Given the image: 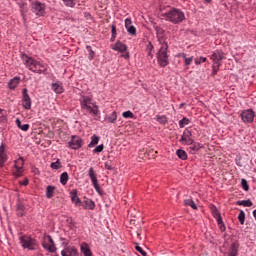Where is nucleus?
<instances>
[{
  "label": "nucleus",
  "mask_w": 256,
  "mask_h": 256,
  "mask_svg": "<svg viewBox=\"0 0 256 256\" xmlns=\"http://www.w3.org/2000/svg\"><path fill=\"white\" fill-rule=\"evenodd\" d=\"M86 50L88 51V60L93 61L95 59V51L91 45H86Z\"/></svg>",
  "instance_id": "f704fd0d"
},
{
  "label": "nucleus",
  "mask_w": 256,
  "mask_h": 256,
  "mask_svg": "<svg viewBox=\"0 0 256 256\" xmlns=\"http://www.w3.org/2000/svg\"><path fill=\"white\" fill-rule=\"evenodd\" d=\"M82 111H87L90 115L97 117L99 115V106L94 105V108L91 107V103H87L86 106L81 107Z\"/></svg>",
  "instance_id": "4468645a"
},
{
  "label": "nucleus",
  "mask_w": 256,
  "mask_h": 256,
  "mask_svg": "<svg viewBox=\"0 0 256 256\" xmlns=\"http://www.w3.org/2000/svg\"><path fill=\"white\" fill-rule=\"evenodd\" d=\"M91 101H93V97L86 96V95H80L79 103H80L81 108L84 106H87V103H91Z\"/></svg>",
  "instance_id": "a878e982"
},
{
  "label": "nucleus",
  "mask_w": 256,
  "mask_h": 256,
  "mask_svg": "<svg viewBox=\"0 0 256 256\" xmlns=\"http://www.w3.org/2000/svg\"><path fill=\"white\" fill-rule=\"evenodd\" d=\"M15 124L17 125V128H18V129H21V127L23 126V125L21 124V120H20L19 118H17V119L15 120Z\"/></svg>",
  "instance_id": "13d9d810"
},
{
  "label": "nucleus",
  "mask_w": 256,
  "mask_h": 256,
  "mask_svg": "<svg viewBox=\"0 0 256 256\" xmlns=\"http://www.w3.org/2000/svg\"><path fill=\"white\" fill-rule=\"evenodd\" d=\"M221 65L217 64H212V73H211V77H215L217 75V73H219V69H220Z\"/></svg>",
  "instance_id": "a18cd8bd"
},
{
  "label": "nucleus",
  "mask_w": 256,
  "mask_h": 256,
  "mask_svg": "<svg viewBox=\"0 0 256 256\" xmlns=\"http://www.w3.org/2000/svg\"><path fill=\"white\" fill-rule=\"evenodd\" d=\"M220 229H222V231H225V225L220 226Z\"/></svg>",
  "instance_id": "69168bd1"
},
{
  "label": "nucleus",
  "mask_w": 256,
  "mask_h": 256,
  "mask_svg": "<svg viewBox=\"0 0 256 256\" xmlns=\"http://www.w3.org/2000/svg\"><path fill=\"white\" fill-rule=\"evenodd\" d=\"M70 196H71V201L72 203H74V205L76 207H79V205H81V199L79 198V196L77 195V190H72L70 192Z\"/></svg>",
  "instance_id": "5701e85b"
},
{
  "label": "nucleus",
  "mask_w": 256,
  "mask_h": 256,
  "mask_svg": "<svg viewBox=\"0 0 256 256\" xmlns=\"http://www.w3.org/2000/svg\"><path fill=\"white\" fill-rule=\"evenodd\" d=\"M20 58L26 69L32 71V73H36L37 75H49L47 64L27 55L25 52L20 54Z\"/></svg>",
  "instance_id": "f257e3e1"
},
{
  "label": "nucleus",
  "mask_w": 256,
  "mask_h": 256,
  "mask_svg": "<svg viewBox=\"0 0 256 256\" xmlns=\"http://www.w3.org/2000/svg\"><path fill=\"white\" fill-rule=\"evenodd\" d=\"M241 185L244 191H249V184L247 183V180L245 178L241 180Z\"/></svg>",
  "instance_id": "3c124183"
},
{
  "label": "nucleus",
  "mask_w": 256,
  "mask_h": 256,
  "mask_svg": "<svg viewBox=\"0 0 256 256\" xmlns=\"http://www.w3.org/2000/svg\"><path fill=\"white\" fill-rule=\"evenodd\" d=\"M154 119H155V121H158V123L160 125H166L167 121H169L167 119V116H165V115H156V117Z\"/></svg>",
  "instance_id": "c9c22d12"
},
{
  "label": "nucleus",
  "mask_w": 256,
  "mask_h": 256,
  "mask_svg": "<svg viewBox=\"0 0 256 256\" xmlns=\"http://www.w3.org/2000/svg\"><path fill=\"white\" fill-rule=\"evenodd\" d=\"M177 127V124H174L173 128Z\"/></svg>",
  "instance_id": "774afa93"
},
{
  "label": "nucleus",
  "mask_w": 256,
  "mask_h": 256,
  "mask_svg": "<svg viewBox=\"0 0 256 256\" xmlns=\"http://www.w3.org/2000/svg\"><path fill=\"white\" fill-rule=\"evenodd\" d=\"M51 169H54L55 171H57L58 169H61L62 165H61V160L57 159V161L52 162L50 164Z\"/></svg>",
  "instance_id": "79ce46f5"
},
{
  "label": "nucleus",
  "mask_w": 256,
  "mask_h": 256,
  "mask_svg": "<svg viewBox=\"0 0 256 256\" xmlns=\"http://www.w3.org/2000/svg\"><path fill=\"white\" fill-rule=\"evenodd\" d=\"M82 207L83 209H89V211H93V209H95V202L89 198H86L83 201Z\"/></svg>",
  "instance_id": "393cba45"
},
{
  "label": "nucleus",
  "mask_w": 256,
  "mask_h": 256,
  "mask_svg": "<svg viewBox=\"0 0 256 256\" xmlns=\"http://www.w3.org/2000/svg\"><path fill=\"white\" fill-rule=\"evenodd\" d=\"M105 149V146L103 144H100L94 148V153H101Z\"/></svg>",
  "instance_id": "864d4df0"
},
{
  "label": "nucleus",
  "mask_w": 256,
  "mask_h": 256,
  "mask_svg": "<svg viewBox=\"0 0 256 256\" xmlns=\"http://www.w3.org/2000/svg\"><path fill=\"white\" fill-rule=\"evenodd\" d=\"M20 83H21V77L15 76L14 78L9 80L8 89H10V91H15V89H17Z\"/></svg>",
  "instance_id": "aec40b11"
},
{
  "label": "nucleus",
  "mask_w": 256,
  "mask_h": 256,
  "mask_svg": "<svg viewBox=\"0 0 256 256\" xmlns=\"http://www.w3.org/2000/svg\"><path fill=\"white\" fill-rule=\"evenodd\" d=\"M241 119L244 123H253L255 119V111L247 109L241 112Z\"/></svg>",
  "instance_id": "9b49d317"
},
{
  "label": "nucleus",
  "mask_w": 256,
  "mask_h": 256,
  "mask_svg": "<svg viewBox=\"0 0 256 256\" xmlns=\"http://www.w3.org/2000/svg\"><path fill=\"white\" fill-rule=\"evenodd\" d=\"M239 255V246L237 244L232 243L230 250L228 252V256H238Z\"/></svg>",
  "instance_id": "c756f323"
},
{
  "label": "nucleus",
  "mask_w": 256,
  "mask_h": 256,
  "mask_svg": "<svg viewBox=\"0 0 256 256\" xmlns=\"http://www.w3.org/2000/svg\"><path fill=\"white\" fill-rule=\"evenodd\" d=\"M146 53L147 56L150 57V59H153L154 57V53H155V46L153 45L152 42H148L147 46H146Z\"/></svg>",
  "instance_id": "cd10ccee"
},
{
  "label": "nucleus",
  "mask_w": 256,
  "mask_h": 256,
  "mask_svg": "<svg viewBox=\"0 0 256 256\" xmlns=\"http://www.w3.org/2000/svg\"><path fill=\"white\" fill-rule=\"evenodd\" d=\"M111 49L113 51H118V53H126L127 52V44H124L120 40H118L114 45H111Z\"/></svg>",
  "instance_id": "a211bd4d"
},
{
  "label": "nucleus",
  "mask_w": 256,
  "mask_h": 256,
  "mask_svg": "<svg viewBox=\"0 0 256 256\" xmlns=\"http://www.w3.org/2000/svg\"><path fill=\"white\" fill-rule=\"evenodd\" d=\"M151 25L156 31V38L159 45H169V43H167V34H165V29L155 21H151Z\"/></svg>",
  "instance_id": "20e7f679"
},
{
  "label": "nucleus",
  "mask_w": 256,
  "mask_h": 256,
  "mask_svg": "<svg viewBox=\"0 0 256 256\" xmlns=\"http://www.w3.org/2000/svg\"><path fill=\"white\" fill-rule=\"evenodd\" d=\"M20 185H24V187L29 185V179H24L22 182H20Z\"/></svg>",
  "instance_id": "bf43d9fd"
},
{
  "label": "nucleus",
  "mask_w": 256,
  "mask_h": 256,
  "mask_svg": "<svg viewBox=\"0 0 256 256\" xmlns=\"http://www.w3.org/2000/svg\"><path fill=\"white\" fill-rule=\"evenodd\" d=\"M161 17L172 25H181L185 21V12L179 8L170 7L167 12L161 14Z\"/></svg>",
  "instance_id": "f03ea898"
},
{
  "label": "nucleus",
  "mask_w": 256,
  "mask_h": 256,
  "mask_svg": "<svg viewBox=\"0 0 256 256\" xmlns=\"http://www.w3.org/2000/svg\"><path fill=\"white\" fill-rule=\"evenodd\" d=\"M191 131L189 129L184 130L181 138H180V143L181 145H193V138Z\"/></svg>",
  "instance_id": "f8f14e48"
},
{
  "label": "nucleus",
  "mask_w": 256,
  "mask_h": 256,
  "mask_svg": "<svg viewBox=\"0 0 256 256\" xmlns=\"http://www.w3.org/2000/svg\"><path fill=\"white\" fill-rule=\"evenodd\" d=\"M88 176L90 177L91 183L98 195H103V190H101V186L99 185V181L97 180V174H95V170L93 169V167L89 168Z\"/></svg>",
  "instance_id": "6e6552de"
},
{
  "label": "nucleus",
  "mask_w": 256,
  "mask_h": 256,
  "mask_svg": "<svg viewBox=\"0 0 256 256\" xmlns=\"http://www.w3.org/2000/svg\"><path fill=\"white\" fill-rule=\"evenodd\" d=\"M20 243L23 249H29V251H35V249H37V240L33 239L30 236H21Z\"/></svg>",
  "instance_id": "423d86ee"
},
{
  "label": "nucleus",
  "mask_w": 256,
  "mask_h": 256,
  "mask_svg": "<svg viewBox=\"0 0 256 256\" xmlns=\"http://www.w3.org/2000/svg\"><path fill=\"white\" fill-rule=\"evenodd\" d=\"M98 143H99V136L94 134L91 137V141L88 144V147H95V145H97Z\"/></svg>",
  "instance_id": "a19ab883"
},
{
  "label": "nucleus",
  "mask_w": 256,
  "mask_h": 256,
  "mask_svg": "<svg viewBox=\"0 0 256 256\" xmlns=\"http://www.w3.org/2000/svg\"><path fill=\"white\" fill-rule=\"evenodd\" d=\"M157 63L160 67L165 68L169 65V44H161L156 53Z\"/></svg>",
  "instance_id": "7ed1b4c3"
},
{
  "label": "nucleus",
  "mask_w": 256,
  "mask_h": 256,
  "mask_svg": "<svg viewBox=\"0 0 256 256\" xmlns=\"http://www.w3.org/2000/svg\"><path fill=\"white\" fill-rule=\"evenodd\" d=\"M20 129H29V124L22 125V127H20Z\"/></svg>",
  "instance_id": "680f3d73"
},
{
  "label": "nucleus",
  "mask_w": 256,
  "mask_h": 256,
  "mask_svg": "<svg viewBox=\"0 0 256 256\" xmlns=\"http://www.w3.org/2000/svg\"><path fill=\"white\" fill-rule=\"evenodd\" d=\"M7 117L3 114V109L0 108V123H5Z\"/></svg>",
  "instance_id": "5fc2aeb1"
},
{
  "label": "nucleus",
  "mask_w": 256,
  "mask_h": 256,
  "mask_svg": "<svg viewBox=\"0 0 256 256\" xmlns=\"http://www.w3.org/2000/svg\"><path fill=\"white\" fill-rule=\"evenodd\" d=\"M24 5H25V4H22V5L20 6V13H21V16L23 17V19H25V15L27 14V10H25V8H23Z\"/></svg>",
  "instance_id": "6e6d98bb"
},
{
  "label": "nucleus",
  "mask_w": 256,
  "mask_h": 256,
  "mask_svg": "<svg viewBox=\"0 0 256 256\" xmlns=\"http://www.w3.org/2000/svg\"><path fill=\"white\" fill-rule=\"evenodd\" d=\"M210 59L213 62L212 65H223V59H226L225 52L221 49H216L211 54Z\"/></svg>",
  "instance_id": "0eeeda50"
},
{
  "label": "nucleus",
  "mask_w": 256,
  "mask_h": 256,
  "mask_svg": "<svg viewBox=\"0 0 256 256\" xmlns=\"http://www.w3.org/2000/svg\"><path fill=\"white\" fill-rule=\"evenodd\" d=\"M80 251L84 256H93V252H91V248L87 242H82L80 245Z\"/></svg>",
  "instance_id": "412c9836"
},
{
  "label": "nucleus",
  "mask_w": 256,
  "mask_h": 256,
  "mask_svg": "<svg viewBox=\"0 0 256 256\" xmlns=\"http://www.w3.org/2000/svg\"><path fill=\"white\" fill-rule=\"evenodd\" d=\"M31 96H29V90L27 88L22 89V106L24 109H31Z\"/></svg>",
  "instance_id": "9d476101"
},
{
  "label": "nucleus",
  "mask_w": 256,
  "mask_h": 256,
  "mask_svg": "<svg viewBox=\"0 0 256 256\" xmlns=\"http://www.w3.org/2000/svg\"><path fill=\"white\" fill-rule=\"evenodd\" d=\"M55 195V186L49 185L46 187V198L51 199Z\"/></svg>",
  "instance_id": "2f4dec72"
},
{
  "label": "nucleus",
  "mask_w": 256,
  "mask_h": 256,
  "mask_svg": "<svg viewBox=\"0 0 256 256\" xmlns=\"http://www.w3.org/2000/svg\"><path fill=\"white\" fill-rule=\"evenodd\" d=\"M69 182V173L63 172L60 175V183L61 185H66Z\"/></svg>",
  "instance_id": "e433bc0d"
},
{
  "label": "nucleus",
  "mask_w": 256,
  "mask_h": 256,
  "mask_svg": "<svg viewBox=\"0 0 256 256\" xmlns=\"http://www.w3.org/2000/svg\"><path fill=\"white\" fill-rule=\"evenodd\" d=\"M238 220L241 225H245V212L241 210L238 214Z\"/></svg>",
  "instance_id": "49530a36"
},
{
  "label": "nucleus",
  "mask_w": 256,
  "mask_h": 256,
  "mask_svg": "<svg viewBox=\"0 0 256 256\" xmlns=\"http://www.w3.org/2000/svg\"><path fill=\"white\" fill-rule=\"evenodd\" d=\"M190 123H191V120L189 118L183 117L181 120H179L178 125L180 129H183L187 127V125H189Z\"/></svg>",
  "instance_id": "72a5a7b5"
},
{
  "label": "nucleus",
  "mask_w": 256,
  "mask_h": 256,
  "mask_svg": "<svg viewBox=\"0 0 256 256\" xmlns=\"http://www.w3.org/2000/svg\"><path fill=\"white\" fill-rule=\"evenodd\" d=\"M31 11L36 15V17H45V9H47V5L40 1H33L30 4Z\"/></svg>",
  "instance_id": "39448f33"
},
{
  "label": "nucleus",
  "mask_w": 256,
  "mask_h": 256,
  "mask_svg": "<svg viewBox=\"0 0 256 256\" xmlns=\"http://www.w3.org/2000/svg\"><path fill=\"white\" fill-rule=\"evenodd\" d=\"M42 247L49 253H55L57 251L55 241H53V238L50 235L46 237V240L42 243Z\"/></svg>",
  "instance_id": "1a4fd4ad"
},
{
  "label": "nucleus",
  "mask_w": 256,
  "mask_h": 256,
  "mask_svg": "<svg viewBox=\"0 0 256 256\" xmlns=\"http://www.w3.org/2000/svg\"><path fill=\"white\" fill-rule=\"evenodd\" d=\"M178 57H183V59H184V65H185L186 67H189V65H191V64L193 63V57H188V58H187V54H185V53H179V54H178Z\"/></svg>",
  "instance_id": "7c9ffc66"
},
{
  "label": "nucleus",
  "mask_w": 256,
  "mask_h": 256,
  "mask_svg": "<svg viewBox=\"0 0 256 256\" xmlns=\"http://www.w3.org/2000/svg\"><path fill=\"white\" fill-rule=\"evenodd\" d=\"M14 175L15 177H21L23 175V168L15 167Z\"/></svg>",
  "instance_id": "603ef678"
},
{
  "label": "nucleus",
  "mask_w": 256,
  "mask_h": 256,
  "mask_svg": "<svg viewBox=\"0 0 256 256\" xmlns=\"http://www.w3.org/2000/svg\"><path fill=\"white\" fill-rule=\"evenodd\" d=\"M111 38L110 41L111 43H113V41H115V39H117V26L115 24H112L111 26Z\"/></svg>",
  "instance_id": "58836bf2"
},
{
  "label": "nucleus",
  "mask_w": 256,
  "mask_h": 256,
  "mask_svg": "<svg viewBox=\"0 0 256 256\" xmlns=\"http://www.w3.org/2000/svg\"><path fill=\"white\" fill-rule=\"evenodd\" d=\"M184 205L186 207H191V209L197 210V204H195V201H193V199L184 200Z\"/></svg>",
  "instance_id": "4c0bfd02"
},
{
  "label": "nucleus",
  "mask_w": 256,
  "mask_h": 256,
  "mask_svg": "<svg viewBox=\"0 0 256 256\" xmlns=\"http://www.w3.org/2000/svg\"><path fill=\"white\" fill-rule=\"evenodd\" d=\"M185 103H181L180 105H179V109H183L184 107H185Z\"/></svg>",
  "instance_id": "0e129e2a"
},
{
  "label": "nucleus",
  "mask_w": 256,
  "mask_h": 256,
  "mask_svg": "<svg viewBox=\"0 0 256 256\" xmlns=\"http://www.w3.org/2000/svg\"><path fill=\"white\" fill-rule=\"evenodd\" d=\"M125 29L129 33V35H132V37L137 36V28H135V26H133V21L131 20V18L125 19Z\"/></svg>",
  "instance_id": "ddd939ff"
},
{
  "label": "nucleus",
  "mask_w": 256,
  "mask_h": 256,
  "mask_svg": "<svg viewBox=\"0 0 256 256\" xmlns=\"http://www.w3.org/2000/svg\"><path fill=\"white\" fill-rule=\"evenodd\" d=\"M25 165V162L23 160V157H19L17 160H15L14 162V167H19V168H23V166Z\"/></svg>",
  "instance_id": "c03bdc74"
},
{
  "label": "nucleus",
  "mask_w": 256,
  "mask_h": 256,
  "mask_svg": "<svg viewBox=\"0 0 256 256\" xmlns=\"http://www.w3.org/2000/svg\"><path fill=\"white\" fill-rule=\"evenodd\" d=\"M62 1H63L64 5H65L66 7H71V8H73V7H75V5H76L75 0H62Z\"/></svg>",
  "instance_id": "de8ad7c7"
},
{
  "label": "nucleus",
  "mask_w": 256,
  "mask_h": 256,
  "mask_svg": "<svg viewBox=\"0 0 256 256\" xmlns=\"http://www.w3.org/2000/svg\"><path fill=\"white\" fill-rule=\"evenodd\" d=\"M51 89L54 93L57 95H61V93H65V88L63 87V82L56 81L55 83H52Z\"/></svg>",
  "instance_id": "6ab92c4d"
},
{
  "label": "nucleus",
  "mask_w": 256,
  "mask_h": 256,
  "mask_svg": "<svg viewBox=\"0 0 256 256\" xmlns=\"http://www.w3.org/2000/svg\"><path fill=\"white\" fill-rule=\"evenodd\" d=\"M203 145L201 143L198 142H192V144H190L188 151L189 153H191V155H195V153H197V151H199V149H202Z\"/></svg>",
  "instance_id": "4be33fe9"
},
{
  "label": "nucleus",
  "mask_w": 256,
  "mask_h": 256,
  "mask_svg": "<svg viewBox=\"0 0 256 256\" xmlns=\"http://www.w3.org/2000/svg\"><path fill=\"white\" fill-rule=\"evenodd\" d=\"M136 251H138V253H140L142 256H147V252H145V250H143V248L141 246H139V243H136L135 246Z\"/></svg>",
  "instance_id": "09e8293b"
},
{
  "label": "nucleus",
  "mask_w": 256,
  "mask_h": 256,
  "mask_svg": "<svg viewBox=\"0 0 256 256\" xmlns=\"http://www.w3.org/2000/svg\"><path fill=\"white\" fill-rule=\"evenodd\" d=\"M104 120L106 123H115V121H117V111H113L111 114L106 115Z\"/></svg>",
  "instance_id": "c85d7f7f"
},
{
  "label": "nucleus",
  "mask_w": 256,
  "mask_h": 256,
  "mask_svg": "<svg viewBox=\"0 0 256 256\" xmlns=\"http://www.w3.org/2000/svg\"><path fill=\"white\" fill-rule=\"evenodd\" d=\"M236 205H239V206H242V207H252L253 206V202L251 201V199L238 200L236 202Z\"/></svg>",
  "instance_id": "473e14b6"
},
{
  "label": "nucleus",
  "mask_w": 256,
  "mask_h": 256,
  "mask_svg": "<svg viewBox=\"0 0 256 256\" xmlns=\"http://www.w3.org/2000/svg\"><path fill=\"white\" fill-rule=\"evenodd\" d=\"M122 117H124V119H135V114L128 110L122 113Z\"/></svg>",
  "instance_id": "37998d69"
},
{
  "label": "nucleus",
  "mask_w": 256,
  "mask_h": 256,
  "mask_svg": "<svg viewBox=\"0 0 256 256\" xmlns=\"http://www.w3.org/2000/svg\"><path fill=\"white\" fill-rule=\"evenodd\" d=\"M236 165H237L238 167H243V164H241V162H240L239 160H236Z\"/></svg>",
  "instance_id": "e2e57ef3"
},
{
  "label": "nucleus",
  "mask_w": 256,
  "mask_h": 256,
  "mask_svg": "<svg viewBox=\"0 0 256 256\" xmlns=\"http://www.w3.org/2000/svg\"><path fill=\"white\" fill-rule=\"evenodd\" d=\"M70 149H73L74 151H77V149H81V139L79 136H72L71 141L68 143Z\"/></svg>",
  "instance_id": "dca6fc26"
},
{
  "label": "nucleus",
  "mask_w": 256,
  "mask_h": 256,
  "mask_svg": "<svg viewBox=\"0 0 256 256\" xmlns=\"http://www.w3.org/2000/svg\"><path fill=\"white\" fill-rule=\"evenodd\" d=\"M201 63H207V57L200 56L198 60H195V65H201Z\"/></svg>",
  "instance_id": "8fccbe9b"
},
{
  "label": "nucleus",
  "mask_w": 256,
  "mask_h": 256,
  "mask_svg": "<svg viewBox=\"0 0 256 256\" xmlns=\"http://www.w3.org/2000/svg\"><path fill=\"white\" fill-rule=\"evenodd\" d=\"M62 256H79V251L74 246H68L61 251Z\"/></svg>",
  "instance_id": "2eb2a0df"
},
{
  "label": "nucleus",
  "mask_w": 256,
  "mask_h": 256,
  "mask_svg": "<svg viewBox=\"0 0 256 256\" xmlns=\"http://www.w3.org/2000/svg\"><path fill=\"white\" fill-rule=\"evenodd\" d=\"M212 215L218 222V225H221L223 223V219L221 218V213L219 212V209H217L215 206H212Z\"/></svg>",
  "instance_id": "bb28decb"
},
{
  "label": "nucleus",
  "mask_w": 256,
  "mask_h": 256,
  "mask_svg": "<svg viewBox=\"0 0 256 256\" xmlns=\"http://www.w3.org/2000/svg\"><path fill=\"white\" fill-rule=\"evenodd\" d=\"M104 167L107 171H113V166H111L109 162H105Z\"/></svg>",
  "instance_id": "4d7b16f0"
},
{
  "label": "nucleus",
  "mask_w": 256,
  "mask_h": 256,
  "mask_svg": "<svg viewBox=\"0 0 256 256\" xmlns=\"http://www.w3.org/2000/svg\"><path fill=\"white\" fill-rule=\"evenodd\" d=\"M16 215L18 217H23V215H25V204L21 201H18L16 204Z\"/></svg>",
  "instance_id": "b1692460"
},
{
  "label": "nucleus",
  "mask_w": 256,
  "mask_h": 256,
  "mask_svg": "<svg viewBox=\"0 0 256 256\" xmlns=\"http://www.w3.org/2000/svg\"><path fill=\"white\" fill-rule=\"evenodd\" d=\"M9 159L7 156V150L5 148V144L2 143L0 145V168L4 167L5 162Z\"/></svg>",
  "instance_id": "f3484780"
},
{
  "label": "nucleus",
  "mask_w": 256,
  "mask_h": 256,
  "mask_svg": "<svg viewBox=\"0 0 256 256\" xmlns=\"http://www.w3.org/2000/svg\"><path fill=\"white\" fill-rule=\"evenodd\" d=\"M122 57L124 59H129L131 56H130L129 52H126L124 55H122Z\"/></svg>",
  "instance_id": "052dcab7"
},
{
  "label": "nucleus",
  "mask_w": 256,
  "mask_h": 256,
  "mask_svg": "<svg viewBox=\"0 0 256 256\" xmlns=\"http://www.w3.org/2000/svg\"><path fill=\"white\" fill-rule=\"evenodd\" d=\"M205 3H211L212 0H204Z\"/></svg>",
  "instance_id": "338daca9"
},
{
  "label": "nucleus",
  "mask_w": 256,
  "mask_h": 256,
  "mask_svg": "<svg viewBox=\"0 0 256 256\" xmlns=\"http://www.w3.org/2000/svg\"><path fill=\"white\" fill-rule=\"evenodd\" d=\"M176 155L179 159H181L182 161H185L187 160V152H185V150H181V149H178L176 151Z\"/></svg>",
  "instance_id": "ea45409f"
}]
</instances>
